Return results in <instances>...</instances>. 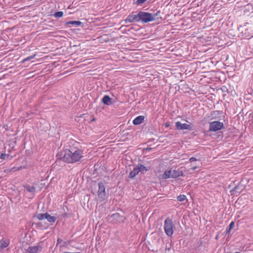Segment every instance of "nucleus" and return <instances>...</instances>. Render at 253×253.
<instances>
[{"label": "nucleus", "mask_w": 253, "mask_h": 253, "mask_svg": "<svg viewBox=\"0 0 253 253\" xmlns=\"http://www.w3.org/2000/svg\"><path fill=\"white\" fill-rule=\"evenodd\" d=\"M83 150L80 148L67 149L65 150L62 160L66 163L73 164L79 162L83 158Z\"/></svg>", "instance_id": "f257e3e1"}, {"label": "nucleus", "mask_w": 253, "mask_h": 253, "mask_svg": "<svg viewBox=\"0 0 253 253\" xmlns=\"http://www.w3.org/2000/svg\"><path fill=\"white\" fill-rule=\"evenodd\" d=\"M174 224L172 220L169 217L166 219L164 222V230L168 236H171L173 234Z\"/></svg>", "instance_id": "f03ea898"}, {"label": "nucleus", "mask_w": 253, "mask_h": 253, "mask_svg": "<svg viewBox=\"0 0 253 253\" xmlns=\"http://www.w3.org/2000/svg\"><path fill=\"white\" fill-rule=\"evenodd\" d=\"M156 16V15H152L151 13L144 11H140L138 12V16L139 17L140 21L144 23L155 20Z\"/></svg>", "instance_id": "7ed1b4c3"}, {"label": "nucleus", "mask_w": 253, "mask_h": 253, "mask_svg": "<svg viewBox=\"0 0 253 253\" xmlns=\"http://www.w3.org/2000/svg\"><path fill=\"white\" fill-rule=\"evenodd\" d=\"M223 127V124L219 121H213L210 123V130L216 131L220 130Z\"/></svg>", "instance_id": "20e7f679"}, {"label": "nucleus", "mask_w": 253, "mask_h": 253, "mask_svg": "<svg viewBox=\"0 0 253 253\" xmlns=\"http://www.w3.org/2000/svg\"><path fill=\"white\" fill-rule=\"evenodd\" d=\"M42 249V246L38 244L35 246H29L25 250L28 253H38L40 252Z\"/></svg>", "instance_id": "39448f33"}, {"label": "nucleus", "mask_w": 253, "mask_h": 253, "mask_svg": "<svg viewBox=\"0 0 253 253\" xmlns=\"http://www.w3.org/2000/svg\"><path fill=\"white\" fill-rule=\"evenodd\" d=\"M175 127L178 130H189L192 129V126L190 124L186 123H181L180 122H176L175 123Z\"/></svg>", "instance_id": "423d86ee"}, {"label": "nucleus", "mask_w": 253, "mask_h": 253, "mask_svg": "<svg viewBox=\"0 0 253 253\" xmlns=\"http://www.w3.org/2000/svg\"><path fill=\"white\" fill-rule=\"evenodd\" d=\"M125 21L126 23H131L134 21H140L138 13L137 14L134 12L132 13L127 17Z\"/></svg>", "instance_id": "0eeeda50"}, {"label": "nucleus", "mask_w": 253, "mask_h": 253, "mask_svg": "<svg viewBox=\"0 0 253 253\" xmlns=\"http://www.w3.org/2000/svg\"><path fill=\"white\" fill-rule=\"evenodd\" d=\"M113 219L118 222H123L125 218L124 216H121L119 213H116L112 215Z\"/></svg>", "instance_id": "6e6552de"}, {"label": "nucleus", "mask_w": 253, "mask_h": 253, "mask_svg": "<svg viewBox=\"0 0 253 253\" xmlns=\"http://www.w3.org/2000/svg\"><path fill=\"white\" fill-rule=\"evenodd\" d=\"M159 178L163 179L171 178V170H166L163 174L159 175Z\"/></svg>", "instance_id": "1a4fd4ad"}, {"label": "nucleus", "mask_w": 253, "mask_h": 253, "mask_svg": "<svg viewBox=\"0 0 253 253\" xmlns=\"http://www.w3.org/2000/svg\"><path fill=\"white\" fill-rule=\"evenodd\" d=\"M182 175V172L181 171L177 170L175 169L171 170V178H176Z\"/></svg>", "instance_id": "9d476101"}, {"label": "nucleus", "mask_w": 253, "mask_h": 253, "mask_svg": "<svg viewBox=\"0 0 253 253\" xmlns=\"http://www.w3.org/2000/svg\"><path fill=\"white\" fill-rule=\"evenodd\" d=\"M144 119V117L143 116H139L135 118L133 121V124L135 125H137L141 124Z\"/></svg>", "instance_id": "9b49d317"}, {"label": "nucleus", "mask_w": 253, "mask_h": 253, "mask_svg": "<svg viewBox=\"0 0 253 253\" xmlns=\"http://www.w3.org/2000/svg\"><path fill=\"white\" fill-rule=\"evenodd\" d=\"M98 187H99V189H98V195L99 196V195H101L102 194L104 195L105 193V186H104V184H103V183L99 182L98 183Z\"/></svg>", "instance_id": "f8f14e48"}, {"label": "nucleus", "mask_w": 253, "mask_h": 253, "mask_svg": "<svg viewBox=\"0 0 253 253\" xmlns=\"http://www.w3.org/2000/svg\"><path fill=\"white\" fill-rule=\"evenodd\" d=\"M140 172L139 170L138 169L137 167L136 166V167H135L133 170H132L130 173H129V177L130 178H133V177H134L137 174H138L139 173V172Z\"/></svg>", "instance_id": "ddd939ff"}, {"label": "nucleus", "mask_w": 253, "mask_h": 253, "mask_svg": "<svg viewBox=\"0 0 253 253\" xmlns=\"http://www.w3.org/2000/svg\"><path fill=\"white\" fill-rule=\"evenodd\" d=\"M111 98L108 95H105L102 99V102L107 105H109L111 104Z\"/></svg>", "instance_id": "4468645a"}, {"label": "nucleus", "mask_w": 253, "mask_h": 253, "mask_svg": "<svg viewBox=\"0 0 253 253\" xmlns=\"http://www.w3.org/2000/svg\"><path fill=\"white\" fill-rule=\"evenodd\" d=\"M67 25H75L76 26H81L82 24V22L79 21H70L66 23Z\"/></svg>", "instance_id": "2eb2a0df"}, {"label": "nucleus", "mask_w": 253, "mask_h": 253, "mask_svg": "<svg viewBox=\"0 0 253 253\" xmlns=\"http://www.w3.org/2000/svg\"><path fill=\"white\" fill-rule=\"evenodd\" d=\"M46 219H47L49 222L54 223L56 220V217L55 216H52L47 213Z\"/></svg>", "instance_id": "dca6fc26"}, {"label": "nucleus", "mask_w": 253, "mask_h": 253, "mask_svg": "<svg viewBox=\"0 0 253 253\" xmlns=\"http://www.w3.org/2000/svg\"><path fill=\"white\" fill-rule=\"evenodd\" d=\"M9 245L8 241L5 240H0V246L1 249L6 248Z\"/></svg>", "instance_id": "f3484780"}, {"label": "nucleus", "mask_w": 253, "mask_h": 253, "mask_svg": "<svg viewBox=\"0 0 253 253\" xmlns=\"http://www.w3.org/2000/svg\"><path fill=\"white\" fill-rule=\"evenodd\" d=\"M137 167L138 169L139 170L140 172H143L144 171H147L149 170V169H147L143 165H138Z\"/></svg>", "instance_id": "a211bd4d"}, {"label": "nucleus", "mask_w": 253, "mask_h": 253, "mask_svg": "<svg viewBox=\"0 0 253 253\" xmlns=\"http://www.w3.org/2000/svg\"><path fill=\"white\" fill-rule=\"evenodd\" d=\"M47 215V213H40L37 215V218L38 219L41 220L44 219H46V216Z\"/></svg>", "instance_id": "6ab92c4d"}, {"label": "nucleus", "mask_w": 253, "mask_h": 253, "mask_svg": "<svg viewBox=\"0 0 253 253\" xmlns=\"http://www.w3.org/2000/svg\"><path fill=\"white\" fill-rule=\"evenodd\" d=\"M25 187L26 190L30 192H34L35 191V188L34 186H31L27 185Z\"/></svg>", "instance_id": "aec40b11"}, {"label": "nucleus", "mask_w": 253, "mask_h": 253, "mask_svg": "<svg viewBox=\"0 0 253 253\" xmlns=\"http://www.w3.org/2000/svg\"><path fill=\"white\" fill-rule=\"evenodd\" d=\"M234 226V221H232L230 223L228 228L226 229V233H229L230 232L231 229L233 228Z\"/></svg>", "instance_id": "412c9836"}, {"label": "nucleus", "mask_w": 253, "mask_h": 253, "mask_svg": "<svg viewBox=\"0 0 253 253\" xmlns=\"http://www.w3.org/2000/svg\"><path fill=\"white\" fill-rule=\"evenodd\" d=\"M186 197L184 195H180L177 197V199L179 202H182L184 201L185 200H186Z\"/></svg>", "instance_id": "4be33fe9"}, {"label": "nucleus", "mask_w": 253, "mask_h": 253, "mask_svg": "<svg viewBox=\"0 0 253 253\" xmlns=\"http://www.w3.org/2000/svg\"><path fill=\"white\" fill-rule=\"evenodd\" d=\"M9 157V155L5 154V153L0 154V159L4 160L8 159Z\"/></svg>", "instance_id": "5701e85b"}, {"label": "nucleus", "mask_w": 253, "mask_h": 253, "mask_svg": "<svg viewBox=\"0 0 253 253\" xmlns=\"http://www.w3.org/2000/svg\"><path fill=\"white\" fill-rule=\"evenodd\" d=\"M63 15V12L62 11H58L54 13V16L56 18L62 17Z\"/></svg>", "instance_id": "b1692460"}, {"label": "nucleus", "mask_w": 253, "mask_h": 253, "mask_svg": "<svg viewBox=\"0 0 253 253\" xmlns=\"http://www.w3.org/2000/svg\"><path fill=\"white\" fill-rule=\"evenodd\" d=\"M36 55H32V56H28L25 58H24L23 60H22V62L23 63H24L25 62L27 61H28V60H30L31 59H32L33 58H34V57H35Z\"/></svg>", "instance_id": "393cba45"}, {"label": "nucleus", "mask_w": 253, "mask_h": 253, "mask_svg": "<svg viewBox=\"0 0 253 253\" xmlns=\"http://www.w3.org/2000/svg\"><path fill=\"white\" fill-rule=\"evenodd\" d=\"M147 0H137L136 3L137 4H142L144 2H145Z\"/></svg>", "instance_id": "a878e982"}, {"label": "nucleus", "mask_w": 253, "mask_h": 253, "mask_svg": "<svg viewBox=\"0 0 253 253\" xmlns=\"http://www.w3.org/2000/svg\"><path fill=\"white\" fill-rule=\"evenodd\" d=\"M21 169V167L17 168L14 167V168H12L11 169L10 171H15L19 170H20Z\"/></svg>", "instance_id": "bb28decb"}, {"label": "nucleus", "mask_w": 253, "mask_h": 253, "mask_svg": "<svg viewBox=\"0 0 253 253\" xmlns=\"http://www.w3.org/2000/svg\"><path fill=\"white\" fill-rule=\"evenodd\" d=\"M190 162H193L197 161V159L195 157H191L189 159Z\"/></svg>", "instance_id": "cd10ccee"}, {"label": "nucleus", "mask_w": 253, "mask_h": 253, "mask_svg": "<svg viewBox=\"0 0 253 253\" xmlns=\"http://www.w3.org/2000/svg\"><path fill=\"white\" fill-rule=\"evenodd\" d=\"M165 126H166V127H169V124L168 123H167L165 124Z\"/></svg>", "instance_id": "c85d7f7f"}, {"label": "nucleus", "mask_w": 253, "mask_h": 253, "mask_svg": "<svg viewBox=\"0 0 253 253\" xmlns=\"http://www.w3.org/2000/svg\"><path fill=\"white\" fill-rule=\"evenodd\" d=\"M61 241H62V240H61L60 239H58V240H57V242H58V243H60V242H61Z\"/></svg>", "instance_id": "c756f323"}, {"label": "nucleus", "mask_w": 253, "mask_h": 253, "mask_svg": "<svg viewBox=\"0 0 253 253\" xmlns=\"http://www.w3.org/2000/svg\"><path fill=\"white\" fill-rule=\"evenodd\" d=\"M197 168V167H193V168H192V169H193V170H195V169H196Z\"/></svg>", "instance_id": "7c9ffc66"}, {"label": "nucleus", "mask_w": 253, "mask_h": 253, "mask_svg": "<svg viewBox=\"0 0 253 253\" xmlns=\"http://www.w3.org/2000/svg\"><path fill=\"white\" fill-rule=\"evenodd\" d=\"M64 253H80L79 252H77V253L64 252Z\"/></svg>", "instance_id": "2f4dec72"}, {"label": "nucleus", "mask_w": 253, "mask_h": 253, "mask_svg": "<svg viewBox=\"0 0 253 253\" xmlns=\"http://www.w3.org/2000/svg\"><path fill=\"white\" fill-rule=\"evenodd\" d=\"M95 120V119L94 118V119H93L92 120V121H94Z\"/></svg>", "instance_id": "473e14b6"}]
</instances>
